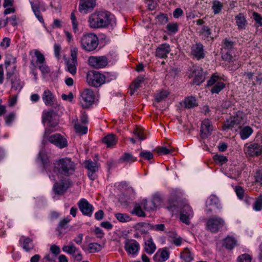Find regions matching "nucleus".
<instances>
[{
    "label": "nucleus",
    "mask_w": 262,
    "mask_h": 262,
    "mask_svg": "<svg viewBox=\"0 0 262 262\" xmlns=\"http://www.w3.org/2000/svg\"><path fill=\"white\" fill-rule=\"evenodd\" d=\"M182 192L179 189H172L167 200V209L170 211H178L181 210L180 220L186 225L190 224V219L193 216L192 208L186 203H180L178 199L182 195Z\"/></svg>",
    "instance_id": "1"
},
{
    "label": "nucleus",
    "mask_w": 262,
    "mask_h": 262,
    "mask_svg": "<svg viewBox=\"0 0 262 262\" xmlns=\"http://www.w3.org/2000/svg\"><path fill=\"white\" fill-rule=\"evenodd\" d=\"M76 164L71 158H63L53 164V172L59 178L68 177L73 175L76 171Z\"/></svg>",
    "instance_id": "2"
},
{
    "label": "nucleus",
    "mask_w": 262,
    "mask_h": 262,
    "mask_svg": "<svg viewBox=\"0 0 262 262\" xmlns=\"http://www.w3.org/2000/svg\"><path fill=\"white\" fill-rule=\"evenodd\" d=\"M82 49L88 52L93 51L96 49L99 44L97 36L93 33L83 34L80 39Z\"/></svg>",
    "instance_id": "3"
},
{
    "label": "nucleus",
    "mask_w": 262,
    "mask_h": 262,
    "mask_svg": "<svg viewBox=\"0 0 262 262\" xmlns=\"http://www.w3.org/2000/svg\"><path fill=\"white\" fill-rule=\"evenodd\" d=\"M246 116L241 111H238L234 116L227 119L223 126V130L231 129L234 126L243 125L245 123Z\"/></svg>",
    "instance_id": "4"
},
{
    "label": "nucleus",
    "mask_w": 262,
    "mask_h": 262,
    "mask_svg": "<svg viewBox=\"0 0 262 262\" xmlns=\"http://www.w3.org/2000/svg\"><path fill=\"white\" fill-rule=\"evenodd\" d=\"M221 77L213 74L207 81V86L211 87L210 89L212 94H219L225 88V84L222 81Z\"/></svg>",
    "instance_id": "5"
},
{
    "label": "nucleus",
    "mask_w": 262,
    "mask_h": 262,
    "mask_svg": "<svg viewBox=\"0 0 262 262\" xmlns=\"http://www.w3.org/2000/svg\"><path fill=\"white\" fill-rule=\"evenodd\" d=\"M225 225L224 220L218 216L214 215L209 217L206 223L207 230L211 233H216Z\"/></svg>",
    "instance_id": "6"
},
{
    "label": "nucleus",
    "mask_w": 262,
    "mask_h": 262,
    "mask_svg": "<svg viewBox=\"0 0 262 262\" xmlns=\"http://www.w3.org/2000/svg\"><path fill=\"white\" fill-rule=\"evenodd\" d=\"M103 74L99 72L90 71L86 74V82L89 85L98 88L103 84Z\"/></svg>",
    "instance_id": "7"
},
{
    "label": "nucleus",
    "mask_w": 262,
    "mask_h": 262,
    "mask_svg": "<svg viewBox=\"0 0 262 262\" xmlns=\"http://www.w3.org/2000/svg\"><path fill=\"white\" fill-rule=\"evenodd\" d=\"M95 95L91 89H85L81 93L80 98V103L83 108H88L94 102Z\"/></svg>",
    "instance_id": "8"
},
{
    "label": "nucleus",
    "mask_w": 262,
    "mask_h": 262,
    "mask_svg": "<svg viewBox=\"0 0 262 262\" xmlns=\"http://www.w3.org/2000/svg\"><path fill=\"white\" fill-rule=\"evenodd\" d=\"M89 65L95 69L105 68L108 64V59L104 56H90L88 60Z\"/></svg>",
    "instance_id": "9"
},
{
    "label": "nucleus",
    "mask_w": 262,
    "mask_h": 262,
    "mask_svg": "<svg viewBox=\"0 0 262 262\" xmlns=\"http://www.w3.org/2000/svg\"><path fill=\"white\" fill-rule=\"evenodd\" d=\"M84 166L88 170L89 178L92 181L95 180L97 177L96 173L98 171L99 165L96 162L88 160L84 161Z\"/></svg>",
    "instance_id": "10"
},
{
    "label": "nucleus",
    "mask_w": 262,
    "mask_h": 262,
    "mask_svg": "<svg viewBox=\"0 0 262 262\" xmlns=\"http://www.w3.org/2000/svg\"><path fill=\"white\" fill-rule=\"evenodd\" d=\"M161 203V196L158 194H156L153 196L151 200L148 201L144 200L141 204L145 210L150 211L160 206Z\"/></svg>",
    "instance_id": "11"
},
{
    "label": "nucleus",
    "mask_w": 262,
    "mask_h": 262,
    "mask_svg": "<svg viewBox=\"0 0 262 262\" xmlns=\"http://www.w3.org/2000/svg\"><path fill=\"white\" fill-rule=\"evenodd\" d=\"M78 206L83 215L89 217L92 215L94 207L85 199H81L78 202Z\"/></svg>",
    "instance_id": "12"
},
{
    "label": "nucleus",
    "mask_w": 262,
    "mask_h": 262,
    "mask_svg": "<svg viewBox=\"0 0 262 262\" xmlns=\"http://www.w3.org/2000/svg\"><path fill=\"white\" fill-rule=\"evenodd\" d=\"M189 77H194L193 82L197 85L202 83L205 79L202 68L196 66H193L191 68Z\"/></svg>",
    "instance_id": "13"
},
{
    "label": "nucleus",
    "mask_w": 262,
    "mask_h": 262,
    "mask_svg": "<svg viewBox=\"0 0 262 262\" xmlns=\"http://www.w3.org/2000/svg\"><path fill=\"white\" fill-rule=\"evenodd\" d=\"M244 151L251 157H257L262 152V146L256 143L247 144L245 145Z\"/></svg>",
    "instance_id": "14"
},
{
    "label": "nucleus",
    "mask_w": 262,
    "mask_h": 262,
    "mask_svg": "<svg viewBox=\"0 0 262 262\" xmlns=\"http://www.w3.org/2000/svg\"><path fill=\"white\" fill-rule=\"evenodd\" d=\"M140 246L135 239H126L124 243V249L126 252L135 256L137 255Z\"/></svg>",
    "instance_id": "15"
},
{
    "label": "nucleus",
    "mask_w": 262,
    "mask_h": 262,
    "mask_svg": "<svg viewBox=\"0 0 262 262\" xmlns=\"http://www.w3.org/2000/svg\"><path fill=\"white\" fill-rule=\"evenodd\" d=\"M71 182L69 180H61L55 183L53 190L56 194L62 195L71 186Z\"/></svg>",
    "instance_id": "16"
},
{
    "label": "nucleus",
    "mask_w": 262,
    "mask_h": 262,
    "mask_svg": "<svg viewBox=\"0 0 262 262\" xmlns=\"http://www.w3.org/2000/svg\"><path fill=\"white\" fill-rule=\"evenodd\" d=\"M102 28H106L109 26L113 27L116 25V18L115 16L110 12L107 11H100Z\"/></svg>",
    "instance_id": "17"
},
{
    "label": "nucleus",
    "mask_w": 262,
    "mask_h": 262,
    "mask_svg": "<svg viewBox=\"0 0 262 262\" xmlns=\"http://www.w3.org/2000/svg\"><path fill=\"white\" fill-rule=\"evenodd\" d=\"M48 141L60 148H63L68 145L67 139L60 134L51 135L48 138Z\"/></svg>",
    "instance_id": "18"
},
{
    "label": "nucleus",
    "mask_w": 262,
    "mask_h": 262,
    "mask_svg": "<svg viewBox=\"0 0 262 262\" xmlns=\"http://www.w3.org/2000/svg\"><path fill=\"white\" fill-rule=\"evenodd\" d=\"M206 211L209 213L220 209L221 205L218 198L214 195H211L206 201Z\"/></svg>",
    "instance_id": "19"
},
{
    "label": "nucleus",
    "mask_w": 262,
    "mask_h": 262,
    "mask_svg": "<svg viewBox=\"0 0 262 262\" xmlns=\"http://www.w3.org/2000/svg\"><path fill=\"white\" fill-rule=\"evenodd\" d=\"M191 55L197 60L203 59L205 57V51L203 45L201 42L193 44L190 48Z\"/></svg>",
    "instance_id": "20"
},
{
    "label": "nucleus",
    "mask_w": 262,
    "mask_h": 262,
    "mask_svg": "<svg viewBox=\"0 0 262 262\" xmlns=\"http://www.w3.org/2000/svg\"><path fill=\"white\" fill-rule=\"evenodd\" d=\"M100 16V11H96L90 16L89 22L91 28L95 29L102 28V23L103 21H102Z\"/></svg>",
    "instance_id": "21"
},
{
    "label": "nucleus",
    "mask_w": 262,
    "mask_h": 262,
    "mask_svg": "<svg viewBox=\"0 0 262 262\" xmlns=\"http://www.w3.org/2000/svg\"><path fill=\"white\" fill-rule=\"evenodd\" d=\"M95 5V0H80L79 10L81 13L86 14L92 11Z\"/></svg>",
    "instance_id": "22"
},
{
    "label": "nucleus",
    "mask_w": 262,
    "mask_h": 262,
    "mask_svg": "<svg viewBox=\"0 0 262 262\" xmlns=\"http://www.w3.org/2000/svg\"><path fill=\"white\" fill-rule=\"evenodd\" d=\"M170 46L167 43H162L157 48L155 56L159 58L166 59L170 52Z\"/></svg>",
    "instance_id": "23"
},
{
    "label": "nucleus",
    "mask_w": 262,
    "mask_h": 262,
    "mask_svg": "<svg viewBox=\"0 0 262 262\" xmlns=\"http://www.w3.org/2000/svg\"><path fill=\"white\" fill-rule=\"evenodd\" d=\"M42 99L45 104L47 106H54L56 104L55 96L48 89L43 91Z\"/></svg>",
    "instance_id": "24"
},
{
    "label": "nucleus",
    "mask_w": 262,
    "mask_h": 262,
    "mask_svg": "<svg viewBox=\"0 0 262 262\" xmlns=\"http://www.w3.org/2000/svg\"><path fill=\"white\" fill-rule=\"evenodd\" d=\"M212 130V127L211 121L208 119L204 120L202 122L201 128L202 138H207L210 134Z\"/></svg>",
    "instance_id": "25"
},
{
    "label": "nucleus",
    "mask_w": 262,
    "mask_h": 262,
    "mask_svg": "<svg viewBox=\"0 0 262 262\" xmlns=\"http://www.w3.org/2000/svg\"><path fill=\"white\" fill-rule=\"evenodd\" d=\"M235 24L239 30H245L248 26L246 16L242 13H239L235 16Z\"/></svg>",
    "instance_id": "26"
},
{
    "label": "nucleus",
    "mask_w": 262,
    "mask_h": 262,
    "mask_svg": "<svg viewBox=\"0 0 262 262\" xmlns=\"http://www.w3.org/2000/svg\"><path fill=\"white\" fill-rule=\"evenodd\" d=\"M19 243L26 252H29L34 248L32 239L28 237L21 236L19 240Z\"/></svg>",
    "instance_id": "27"
},
{
    "label": "nucleus",
    "mask_w": 262,
    "mask_h": 262,
    "mask_svg": "<svg viewBox=\"0 0 262 262\" xmlns=\"http://www.w3.org/2000/svg\"><path fill=\"white\" fill-rule=\"evenodd\" d=\"M237 245V241L232 235H227L223 241V246L228 250H232Z\"/></svg>",
    "instance_id": "28"
},
{
    "label": "nucleus",
    "mask_w": 262,
    "mask_h": 262,
    "mask_svg": "<svg viewBox=\"0 0 262 262\" xmlns=\"http://www.w3.org/2000/svg\"><path fill=\"white\" fill-rule=\"evenodd\" d=\"M137 160V158L129 152L124 153L119 158L120 163L131 164Z\"/></svg>",
    "instance_id": "29"
},
{
    "label": "nucleus",
    "mask_w": 262,
    "mask_h": 262,
    "mask_svg": "<svg viewBox=\"0 0 262 262\" xmlns=\"http://www.w3.org/2000/svg\"><path fill=\"white\" fill-rule=\"evenodd\" d=\"M102 142L107 147H113L116 144L117 140L116 136L111 134L105 136L102 139Z\"/></svg>",
    "instance_id": "30"
},
{
    "label": "nucleus",
    "mask_w": 262,
    "mask_h": 262,
    "mask_svg": "<svg viewBox=\"0 0 262 262\" xmlns=\"http://www.w3.org/2000/svg\"><path fill=\"white\" fill-rule=\"evenodd\" d=\"M156 249V247L151 236H149L148 239L145 242L144 250L149 254H152L154 253Z\"/></svg>",
    "instance_id": "31"
},
{
    "label": "nucleus",
    "mask_w": 262,
    "mask_h": 262,
    "mask_svg": "<svg viewBox=\"0 0 262 262\" xmlns=\"http://www.w3.org/2000/svg\"><path fill=\"white\" fill-rule=\"evenodd\" d=\"M12 89L15 91H20L23 88V83L16 75H11Z\"/></svg>",
    "instance_id": "32"
},
{
    "label": "nucleus",
    "mask_w": 262,
    "mask_h": 262,
    "mask_svg": "<svg viewBox=\"0 0 262 262\" xmlns=\"http://www.w3.org/2000/svg\"><path fill=\"white\" fill-rule=\"evenodd\" d=\"M253 133V129L249 126L242 128L239 131V136L242 140L248 139Z\"/></svg>",
    "instance_id": "33"
},
{
    "label": "nucleus",
    "mask_w": 262,
    "mask_h": 262,
    "mask_svg": "<svg viewBox=\"0 0 262 262\" xmlns=\"http://www.w3.org/2000/svg\"><path fill=\"white\" fill-rule=\"evenodd\" d=\"M33 53L34 54V56L36 57L35 63L37 66L45 63L46 59L43 54L37 50H32L30 52V54Z\"/></svg>",
    "instance_id": "34"
},
{
    "label": "nucleus",
    "mask_w": 262,
    "mask_h": 262,
    "mask_svg": "<svg viewBox=\"0 0 262 262\" xmlns=\"http://www.w3.org/2000/svg\"><path fill=\"white\" fill-rule=\"evenodd\" d=\"M77 62H75L74 61L67 60L66 61V70L73 75H75L77 72Z\"/></svg>",
    "instance_id": "35"
},
{
    "label": "nucleus",
    "mask_w": 262,
    "mask_h": 262,
    "mask_svg": "<svg viewBox=\"0 0 262 262\" xmlns=\"http://www.w3.org/2000/svg\"><path fill=\"white\" fill-rule=\"evenodd\" d=\"M184 107L186 108H190L198 105L195 97L190 96L185 98L183 101Z\"/></svg>",
    "instance_id": "36"
},
{
    "label": "nucleus",
    "mask_w": 262,
    "mask_h": 262,
    "mask_svg": "<svg viewBox=\"0 0 262 262\" xmlns=\"http://www.w3.org/2000/svg\"><path fill=\"white\" fill-rule=\"evenodd\" d=\"M78 249L72 242H70L68 245H64L62 247V250L64 252L72 255L78 252Z\"/></svg>",
    "instance_id": "37"
},
{
    "label": "nucleus",
    "mask_w": 262,
    "mask_h": 262,
    "mask_svg": "<svg viewBox=\"0 0 262 262\" xmlns=\"http://www.w3.org/2000/svg\"><path fill=\"white\" fill-rule=\"evenodd\" d=\"M180 257L186 262H191L193 259V254L191 253L189 249L186 248L181 253Z\"/></svg>",
    "instance_id": "38"
},
{
    "label": "nucleus",
    "mask_w": 262,
    "mask_h": 262,
    "mask_svg": "<svg viewBox=\"0 0 262 262\" xmlns=\"http://www.w3.org/2000/svg\"><path fill=\"white\" fill-rule=\"evenodd\" d=\"M39 158H40L43 167L47 171H50L49 166L50 161L47 156V155L43 152H40L39 153Z\"/></svg>",
    "instance_id": "39"
},
{
    "label": "nucleus",
    "mask_w": 262,
    "mask_h": 262,
    "mask_svg": "<svg viewBox=\"0 0 262 262\" xmlns=\"http://www.w3.org/2000/svg\"><path fill=\"white\" fill-rule=\"evenodd\" d=\"M221 53L222 57L224 60L228 62L233 60V50H222Z\"/></svg>",
    "instance_id": "40"
},
{
    "label": "nucleus",
    "mask_w": 262,
    "mask_h": 262,
    "mask_svg": "<svg viewBox=\"0 0 262 262\" xmlns=\"http://www.w3.org/2000/svg\"><path fill=\"white\" fill-rule=\"evenodd\" d=\"M53 112L50 111H43L42 115V122L45 123L46 122H49L52 124V121L53 118Z\"/></svg>",
    "instance_id": "41"
},
{
    "label": "nucleus",
    "mask_w": 262,
    "mask_h": 262,
    "mask_svg": "<svg viewBox=\"0 0 262 262\" xmlns=\"http://www.w3.org/2000/svg\"><path fill=\"white\" fill-rule=\"evenodd\" d=\"M223 7V5L220 1L215 0L212 2V9L214 14L220 13Z\"/></svg>",
    "instance_id": "42"
},
{
    "label": "nucleus",
    "mask_w": 262,
    "mask_h": 262,
    "mask_svg": "<svg viewBox=\"0 0 262 262\" xmlns=\"http://www.w3.org/2000/svg\"><path fill=\"white\" fill-rule=\"evenodd\" d=\"M74 129L76 133L80 135H84L87 133L88 127L85 126L81 125L79 123L77 122L75 124Z\"/></svg>",
    "instance_id": "43"
},
{
    "label": "nucleus",
    "mask_w": 262,
    "mask_h": 262,
    "mask_svg": "<svg viewBox=\"0 0 262 262\" xmlns=\"http://www.w3.org/2000/svg\"><path fill=\"white\" fill-rule=\"evenodd\" d=\"M101 250V246L100 244L93 243L89 244L88 250L90 253L98 252Z\"/></svg>",
    "instance_id": "44"
},
{
    "label": "nucleus",
    "mask_w": 262,
    "mask_h": 262,
    "mask_svg": "<svg viewBox=\"0 0 262 262\" xmlns=\"http://www.w3.org/2000/svg\"><path fill=\"white\" fill-rule=\"evenodd\" d=\"M116 218L120 222L125 223L131 220V217L127 214L118 213L115 214Z\"/></svg>",
    "instance_id": "45"
},
{
    "label": "nucleus",
    "mask_w": 262,
    "mask_h": 262,
    "mask_svg": "<svg viewBox=\"0 0 262 262\" xmlns=\"http://www.w3.org/2000/svg\"><path fill=\"white\" fill-rule=\"evenodd\" d=\"M211 31L210 29L206 26H204L201 31V35L204 39H208L210 37Z\"/></svg>",
    "instance_id": "46"
},
{
    "label": "nucleus",
    "mask_w": 262,
    "mask_h": 262,
    "mask_svg": "<svg viewBox=\"0 0 262 262\" xmlns=\"http://www.w3.org/2000/svg\"><path fill=\"white\" fill-rule=\"evenodd\" d=\"M131 213L133 214H135L139 217L145 216V214L142 209V206L138 205L134 207V209L132 210Z\"/></svg>",
    "instance_id": "47"
},
{
    "label": "nucleus",
    "mask_w": 262,
    "mask_h": 262,
    "mask_svg": "<svg viewBox=\"0 0 262 262\" xmlns=\"http://www.w3.org/2000/svg\"><path fill=\"white\" fill-rule=\"evenodd\" d=\"M169 34H175L178 31V25L177 23H170L166 26Z\"/></svg>",
    "instance_id": "48"
},
{
    "label": "nucleus",
    "mask_w": 262,
    "mask_h": 262,
    "mask_svg": "<svg viewBox=\"0 0 262 262\" xmlns=\"http://www.w3.org/2000/svg\"><path fill=\"white\" fill-rule=\"evenodd\" d=\"M103 83L105 82H110V81L116 79L117 75L114 73H105L103 74Z\"/></svg>",
    "instance_id": "49"
},
{
    "label": "nucleus",
    "mask_w": 262,
    "mask_h": 262,
    "mask_svg": "<svg viewBox=\"0 0 262 262\" xmlns=\"http://www.w3.org/2000/svg\"><path fill=\"white\" fill-rule=\"evenodd\" d=\"M253 208L255 211H260L262 209V194L256 199L253 204Z\"/></svg>",
    "instance_id": "50"
},
{
    "label": "nucleus",
    "mask_w": 262,
    "mask_h": 262,
    "mask_svg": "<svg viewBox=\"0 0 262 262\" xmlns=\"http://www.w3.org/2000/svg\"><path fill=\"white\" fill-rule=\"evenodd\" d=\"M169 93L166 91H162L157 94L155 97V100L157 102H161L165 99L168 95Z\"/></svg>",
    "instance_id": "51"
},
{
    "label": "nucleus",
    "mask_w": 262,
    "mask_h": 262,
    "mask_svg": "<svg viewBox=\"0 0 262 262\" xmlns=\"http://www.w3.org/2000/svg\"><path fill=\"white\" fill-rule=\"evenodd\" d=\"M169 257V252L167 250H162L160 253V259L158 262H164L167 260Z\"/></svg>",
    "instance_id": "52"
},
{
    "label": "nucleus",
    "mask_w": 262,
    "mask_h": 262,
    "mask_svg": "<svg viewBox=\"0 0 262 262\" xmlns=\"http://www.w3.org/2000/svg\"><path fill=\"white\" fill-rule=\"evenodd\" d=\"M252 256L248 254H243L237 258V262H251Z\"/></svg>",
    "instance_id": "53"
},
{
    "label": "nucleus",
    "mask_w": 262,
    "mask_h": 262,
    "mask_svg": "<svg viewBox=\"0 0 262 262\" xmlns=\"http://www.w3.org/2000/svg\"><path fill=\"white\" fill-rule=\"evenodd\" d=\"M139 156L146 160H150L154 158V155L150 151L144 150L139 154Z\"/></svg>",
    "instance_id": "54"
},
{
    "label": "nucleus",
    "mask_w": 262,
    "mask_h": 262,
    "mask_svg": "<svg viewBox=\"0 0 262 262\" xmlns=\"http://www.w3.org/2000/svg\"><path fill=\"white\" fill-rule=\"evenodd\" d=\"M145 80L144 76L142 75L139 76L133 82L135 89H138L141 85V84L144 82Z\"/></svg>",
    "instance_id": "55"
},
{
    "label": "nucleus",
    "mask_w": 262,
    "mask_h": 262,
    "mask_svg": "<svg viewBox=\"0 0 262 262\" xmlns=\"http://www.w3.org/2000/svg\"><path fill=\"white\" fill-rule=\"evenodd\" d=\"M71 19L72 20L73 30L74 33H76L78 31V24L74 12H72L71 14Z\"/></svg>",
    "instance_id": "56"
},
{
    "label": "nucleus",
    "mask_w": 262,
    "mask_h": 262,
    "mask_svg": "<svg viewBox=\"0 0 262 262\" xmlns=\"http://www.w3.org/2000/svg\"><path fill=\"white\" fill-rule=\"evenodd\" d=\"M252 16L257 24V27L262 26V17L261 15L257 12H253L252 13Z\"/></svg>",
    "instance_id": "57"
},
{
    "label": "nucleus",
    "mask_w": 262,
    "mask_h": 262,
    "mask_svg": "<svg viewBox=\"0 0 262 262\" xmlns=\"http://www.w3.org/2000/svg\"><path fill=\"white\" fill-rule=\"evenodd\" d=\"M213 159L216 162L220 163L221 165L225 164L228 161L226 157L218 155H215Z\"/></svg>",
    "instance_id": "58"
},
{
    "label": "nucleus",
    "mask_w": 262,
    "mask_h": 262,
    "mask_svg": "<svg viewBox=\"0 0 262 262\" xmlns=\"http://www.w3.org/2000/svg\"><path fill=\"white\" fill-rule=\"evenodd\" d=\"M11 39L10 38L5 37L0 43V47L4 50L7 49L10 45Z\"/></svg>",
    "instance_id": "59"
},
{
    "label": "nucleus",
    "mask_w": 262,
    "mask_h": 262,
    "mask_svg": "<svg viewBox=\"0 0 262 262\" xmlns=\"http://www.w3.org/2000/svg\"><path fill=\"white\" fill-rule=\"evenodd\" d=\"M224 47L222 50H233V42L229 41L227 39H225L223 40Z\"/></svg>",
    "instance_id": "60"
},
{
    "label": "nucleus",
    "mask_w": 262,
    "mask_h": 262,
    "mask_svg": "<svg viewBox=\"0 0 262 262\" xmlns=\"http://www.w3.org/2000/svg\"><path fill=\"white\" fill-rule=\"evenodd\" d=\"M158 0H145V3L149 10H153L157 6Z\"/></svg>",
    "instance_id": "61"
},
{
    "label": "nucleus",
    "mask_w": 262,
    "mask_h": 262,
    "mask_svg": "<svg viewBox=\"0 0 262 262\" xmlns=\"http://www.w3.org/2000/svg\"><path fill=\"white\" fill-rule=\"evenodd\" d=\"M235 191L239 199L242 200L244 198L245 190L241 186H236Z\"/></svg>",
    "instance_id": "62"
},
{
    "label": "nucleus",
    "mask_w": 262,
    "mask_h": 262,
    "mask_svg": "<svg viewBox=\"0 0 262 262\" xmlns=\"http://www.w3.org/2000/svg\"><path fill=\"white\" fill-rule=\"evenodd\" d=\"M71 220L70 216H67L61 220L59 223L58 228H65V226L71 221Z\"/></svg>",
    "instance_id": "63"
},
{
    "label": "nucleus",
    "mask_w": 262,
    "mask_h": 262,
    "mask_svg": "<svg viewBox=\"0 0 262 262\" xmlns=\"http://www.w3.org/2000/svg\"><path fill=\"white\" fill-rule=\"evenodd\" d=\"M134 135L137 137L140 140H144L146 137L143 134V131L140 128H136L134 131Z\"/></svg>",
    "instance_id": "64"
}]
</instances>
